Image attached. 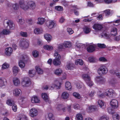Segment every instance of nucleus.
I'll return each mask as SVG.
<instances>
[{
	"instance_id": "8",
	"label": "nucleus",
	"mask_w": 120,
	"mask_h": 120,
	"mask_svg": "<svg viewBox=\"0 0 120 120\" xmlns=\"http://www.w3.org/2000/svg\"><path fill=\"white\" fill-rule=\"evenodd\" d=\"M19 3L21 8L24 10H26L29 8L28 6L25 4L24 1L23 0H21L19 1Z\"/></svg>"
},
{
	"instance_id": "40",
	"label": "nucleus",
	"mask_w": 120,
	"mask_h": 120,
	"mask_svg": "<svg viewBox=\"0 0 120 120\" xmlns=\"http://www.w3.org/2000/svg\"><path fill=\"white\" fill-rule=\"evenodd\" d=\"M53 115L52 113H49L48 115V117L46 119V120H53Z\"/></svg>"
},
{
	"instance_id": "32",
	"label": "nucleus",
	"mask_w": 120,
	"mask_h": 120,
	"mask_svg": "<svg viewBox=\"0 0 120 120\" xmlns=\"http://www.w3.org/2000/svg\"><path fill=\"white\" fill-rule=\"evenodd\" d=\"M19 71L18 68L16 66H14L13 68V72L14 74L16 75Z\"/></svg>"
},
{
	"instance_id": "30",
	"label": "nucleus",
	"mask_w": 120,
	"mask_h": 120,
	"mask_svg": "<svg viewBox=\"0 0 120 120\" xmlns=\"http://www.w3.org/2000/svg\"><path fill=\"white\" fill-rule=\"evenodd\" d=\"M43 48L45 49L51 51L53 49V47L51 46L46 45L44 46Z\"/></svg>"
},
{
	"instance_id": "27",
	"label": "nucleus",
	"mask_w": 120,
	"mask_h": 120,
	"mask_svg": "<svg viewBox=\"0 0 120 120\" xmlns=\"http://www.w3.org/2000/svg\"><path fill=\"white\" fill-rule=\"evenodd\" d=\"M35 68L36 70V72L38 74H41L43 73V70L40 68L39 67L36 66Z\"/></svg>"
},
{
	"instance_id": "43",
	"label": "nucleus",
	"mask_w": 120,
	"mask_h": 120,
	"mask_svg": "<svg viewBox=\"0 0 120 120\" xmlns=\"http://www.w3.org/2000/svg\"><path fill=\"white\" fill-rule=\"evenodd\" d=\"M76 118L78 120H83V117L81 114L79 113L76 116Z\"/></svg>"
},
{
	"instance_id": "5",
	"label": "nucleus",
	"mask_w": 120,
	"mask_h": 120,
	"mask_svg": "<svg viewBox=\"0 0 120 120\" xmlns=\"http://www.w3.org/2000/svg\"><path fill=\"white\" fill-rule=\"evenodd\" d=\"M107 69L105 66H101L99 68L98 70V72L100 75L102 74L105 75L107 72Z\"/></svg>"
},
{
	"instance_id": "35",
	"label": "nucleus",
	"mask_w": 120,
	"mask_h": 120,
	"mask_svg": "<svg viewBox=\"0 0 120 120\" xmlns=\"http://www.w3.org/2000/svg\"><path fill=\"white\" fill-rule=\"evenodd\" d=\"M6 81V80L4 78H0V87L3 86L5 82Z\"/></svg>"
},
{
	"instance_id": "58",
	"label": "nucleus",
	"mask_w": 120,
	"mask_h": 120,
	"mask_svg": "<svg viewBox=\"0 0 120 120\" xmlns=\"http://www.w3.org/2000/svg\"><path fill=\"white\" fill-rule=\"evenodd\" d=\"M19 23L21 25H22L24 22V20L22 19H19L17 20Z\"/></svg>"
},
{
	"instance_id": "45",
	"label": "nucleus",
	"mask_w": 120,
	"mask_h": 120,
	"mask_svg": "<svg viewBox=\"0 0 120 120\" xmlns=\"http://www.w3.org/2000/svg\"><path fill=\"white\" fill-rule=\"evenodd\" d=\"M19 67L22 68H23L25 66V64L22 60H20L19 63Z\"/></svg>"
},
{
	"instance_id": "52",
	"label": "nucleus",
	"mask_w": 120,
	"mask_h": 120,
	"mask_svg": "<svg viewBox=\"0 0 120 120\" xmlns=\"http://www.w3.org/2000/svg\"><path fill=\"white\" fill-rule=\"evenodd\" d=\"M20 35L21 36L24 37H26L27 36V34L26 32L21 31L20 32Z\"/></svg>"
},
{
	"instance_id": "20",
	"label": "nucleus",
	"mask_w": 120,
	"mask_h": 120,
	"mask_svg": "<svg viewBox=\"0 0 120 120\" xmlns=\"http://www.w3.org/2000/svg\"><path fill=\"white\" fill-rule=\"evenodd\" d=\"M75 65L72 63H68L66 67V69L68 70H73L74 69Z\"/></svg>"
},
{
	"instance_id": "59",
	"label": "nucleus",
	"mask_w": 120,
	"mask_h": 120,
	"mask_svg": "<svg viewBox=\"0 0 120 120\" xmlns=\"http://www.w3.org/2000/svg\"><path fill=\"white\" fill-rule=\"evenodd\" d=\"M99 60L100 61L105 62L107 61V59L104 57H101L99 58Z\"/></svg>"
},
{
	"instance_id": "31",
	"label": "nucleus",
	"mask_w": 120,
	"mask_h": 120,
	"mask_svg": "<svg viewBox=\"0 0 120 120\" xmlns=\"http://www.w3.org/2000/svg\"><path fill=\"white\" fill-rule=\"evenodd\" d=\"M45 19L43 18H38V19L37 23L39 24H42L44 23L45 21Z\"/></svg>"
},
{
	"instance_id": "61",
	"label": "nucleus",
	"mask_w": 120,
	"mask_h": 120,
	"mask_svg": "<svg viewBox=\"0 0 120 120\" xmlns=\"http://www.w3.org/2000/svg\"><path fill=\"white\" fill-rule=\"evenodd\" d=\"M13 7L15 10H17L19 8V5L18 4L15 3L13 5Z\"/></svg>"
},
{
	"instance_id": "4",
	"label": "nucleus",
	"mask_w": 120,
	"mask_h": 120,
	"mask_svg": "<svg viewBox=\"0 0 120 120\" xmlns=\"http://www.w3.org/2000/svg\"><path fill=\"white\" fill-rule=\"evenodd\" d=\"M83 79L85 81L87 84L89 86H92L94 84L90 80V78L89 75H82Z\"/></svg>"
},
{
	"instance_id": "38",
	"label": "nucleus",
	"mask_w": 120,
	"mask_h": 120,
	"mask_svg": "<svg viewBox=\"0 0 120 120\" xmlns=\"http://www.w3.org/2000/svg\"><path fill=\"white\" fill-rule=\"evenodd\" d=\"M62 72V70L60 69H57L55 71V73L56 75H59L61 74Z\"/></svg>"
},
{
	"instance_id": "33",
	"label": "nucleus",
	"mask_w": 120,
	"mask_h": 120,
	"mask_svg": "<svg viewBox=\"0 0 120 120\" xmlns=\"http://www.w3.org/2000/svg\"><path fill=\"white\" fill-rule=\"evenodd\" d=\"M109 117L106 115H104L100 117L98 120H108Z\"/></svg>"
},
{
	"instance_id": "46",
	"label": "nucleus",
	"mask_w": 120,
	"mask_h": 120,
	"mask_svg": "<svg viewBox=\"0 0 120 120\" xmlns=\"http://www.w3.org/2000/svg\"><path fill=\"white\" fill-rule=\"evenodd\" d=\"M64 44H61L58 45V49H56L57 51H59L64 48Z\"/></svg>"
},
{
	"instance_id": "55",
	"label": "nucleus",
	"mask_w": 120,
	"mask_h": 120,
	"mask_svg": "<svg viewBox=\"0 0 120 120\" xmlns=\"http://www.w3.org/2000/svg\"><path fill=\"white\" fill-rule=\"evenodd\" d=\"M112 118L114 120H116L118 119L119 118V115L118 114L116 115H113L112 116Z\"/></svg>"
},
{
	"instance_id": "60",
	"label": "nucleus",
	"mask_w": 120,
	"mask_h": 120,
	"mask_svg": "<svg viewBox=\"0 0 120 120\" xmlns=\"http://www.w3.org/2000/svg\"><path fill=\"white\" fill-rule=\"evenodd\" d=\"M105 15L106 16L109 15L110 13V10L109 9L106 10L104 11Z\"/></svg>"
},
{
	"instance_id": "28",
	"label": "nucleus",
	"mask_w": 120,
	"mask_h": 120,
	"mask_svg": "<svg viewBox=\"0 0 120 120\" xmlns=\"http://www.w3.org/2000/svg\"><path fill=\"white\" fill-rule=\"evenodd\" d=\"M104 103L102 101L99 100L98 101V104L100 107L102 108V109L104 108L105 107V106L104 105Z\"/></svg>"
},
{
	"instance_id": "7",
	"label": "nucleus",
	"mask_w": 120,
	"mask_h": 120,
	"mask_svg": "<svg viewBox=\"0 0 120 120\" xmlns=\"http://www.w3.org/2000/svg\"><path fill=\"white\" fill-rule=\"evenodd\" d=\"M38 114V111L35 108H32L30 110V115L31 117H33Z\"/></svg>"
},
{
	"instance_id": "19",
	"label": "nucleus",
	"mask_w": 120,
	"mask_h": 120,
	"mask_svg": "<svg viewBox=\"0 0 120 120\" xmlns=\"http://www.w3.org/2000/svg\"><path fill=\"white\" fill-rule=\"evenodd\" d=\"M55 23L54 22L52 21H49L48 24V22H46V24L49 29H51L54 27Z\"/></svg>"
},
{
	"instance_id": "3",
	"label": "nucleus",
	"mask_w": 120,
	"mask_h": 120,
	"mask_svg": "<svg viewBox=\"0 0 120 120\" xmlns=\"http://www.w3.org/2000/svg\"><path fill=\"white\" fill-rule=\"evenodd\" d=\"M21 83L22 85L24 86H28L31 84V82L29 78L26 77L22 79Z\"/></svg>"
},
{
	"instance_id": "15",
	"label": "nucleus",
	"mask_w": 120,
	"mask_h": 120,
	"mask_svg": "<svg viewBox=\"0 0 120 120\" xmlns=\"http://www.w3.org/2000/svg\"><path fill=\"white\" fill-rule=\"evenodd\" d=\"M27 4L30 6V8L32 10H33L35 8V4L33 1H28L27 3Z\"/></svg>"
},
{
	"instance_id": "18",
	"label": "nucleus",
	"mask_w": 120,
	"mask_h": 120,
	"mask_svg": "<svg viewBox=\"0 0 120 120\" xmlns=\"http://www.w3.org/2000/svg\"><path fill=\"white\" fill-rule=\"evenodd\" d=\"M5 54L7 56H10L13 52L12 49L11 47L6 48L5 49Z\"/></svg>"
},
{
	"instance_id": "36",
	"label": "nucleus",
	"mask_w": 120,
	"mask_h": 120,
	"mask_svg": "<svg viewBox=\"0 0 120 120\" xmlns=\"http://www.w3.org/2000/svg\"><path fill=\"white\" fill-rule=\"evenodd\" d=\"M78 64L81 65L83 64V62L82 59H79L76 60L75 62L76 65H78Z\"/></svg>"
},
{
	"instance_id": "64",
	"label": "nucleus",
	"mask_w": 120,
	"mask_h": 120,
	"mask_svg": "<svg viewBox=\"0 0 120 120\" xmlns=\"http://www.w3.org/2000/svg\"><path fill=\"white\" fill-rule=\"evenodd\" d=\"M108 112L109 114H113V112L111 108L109 107L108 109Z\"/></svg>"
},
{
	"instance_id": "29",
	"label": "nucleus",
	"mask_w": 120,
	"mask_h": 120,
	"mask_svg": "<svg viewBox=\"0 0 120 120\" xmlns=\"http://www.w3.org/2000/svg\"><path fill=\"white\" fill-rule=\"evenodd\" d=\"M6 104L10 106H11L14 104L15 102L13 100L11 99H8L6 102Z\"/></svg>"
},
{
	"instance_id": "54",
	"label": "nucleus",
	"mask_w": 120,
	"mask_h": 120,
	"mask_svg": "<svg viewBox=\"0 0 120 120\" xmlns=\"http://www.w3.org/2000/svg\"><path fill=\"white\" fill-rule=\"evenodd\" d=\"M98 46L101 48H104L106 47V45L104 44L98 43Z\"/></svg>"
},
{
	"instance_id": "25",
	"label": "nucleus",
	"mask_w": 120,
	"mask_h": 120,
	"mask_svg": "<svg viewBox=\"0 0 120 120\" xmlns=\"http://www.w3.org/2000/svg\"><path fill=\"white\" fill-rule=\"evenodd\" d=\"M87 51L90 53H91L95 51V49L93 45H90L87 49Z\"/></svg>"
},
{
	"instance_id": "11",
	"label": "nucleus",
	"mask_w": 120,
	"mask_h": 120,
	"mask_svg": "<svg viewBox=\"0 0 120 120\" xmlns=\"http://www.w3.org/2000/svg\"><path fill=\"white\" fill-rule=\"evenodd\" d=\"M6 23L7 24V28L8 29L13 30L14 29V26H13V23L12 22L8 20Z\"/></svg>"
},
{
	"instance_id": "34",
	"label": "nucleus",
	"mask_w": 120,
	"mask_h": 120,
	"mask_svg": "<svg viewBox=\"0 0 120 120\" xmlns=\"http://www.w3.org/2000/svg\"><path fill=\"white\" fill-rule=\"evenodd\" d=\"M64 44V46L66 48H70L71 46V43L68 41H66Z\"/></svg>"
},
{
	"instance_id": "44",
	"label": "nucleus",
	"mask_w": 120,
	"mask_h": 120,
	"mask_svg": "<svg viewBox=\"0 0 120 120\" xmlns=\"http://www.w3.org/2000/svg\"><path fill=\"white\" fill-rule=\"evenodd\" d=\"M32 54L33 56L34 57H36L38 56L39 54V52L37 51L34 50Z\"/></svg>"
},
{
	"instance_id": "9",
	"label": "nucleus",
	"mask_w": 120,
	"mask_h": 120,
	"mask_svg": "<svg viewBox=\"0 0 120 120\" xmlns=\"http://www.w3.org/2000/svg\"><path fill=\"white\" fill-rule=\"evenodd\" d=\"M29 45V42L26 40H22L20 43V46L24 48H27Z\"/></svg>"
},
{
	"instance_id": "23",
	"label": "nucleus",
	"mask_w": 120,
	"mask_h": 120,
	"mask_svg": "<svg viewBox=\"0 0 120 120\" xmlns=\"http://www.w3.org/2000/svg\"><path fill=\"white\" fill-rule=\"evenodd\" d=\"M45 38L48 42H50L52 38V37L50 34H46L44 35Z\"/></svg>"
},
{
	"instance_id": "39",
	"label": "nucleus",
	"mask_w": 120,
	"mask_h": 120,
	"mask_svg": "<svg viewBox=\"0 0 120 120\" xmlns=\"http://www.w3.org/2000/svg\"><path fill=\"white\" fill-rule=\"evenodd\" d=\"M10 32L9 30H7L6 29H4L2 31L1 33H0H0H2L4 35H8L9 34Z\"/></svg>"
},
{
	"instance_id": "63",
	"label": "nucleus",
	"mask_w": 120,
	"mask_h": 120,
	"mask_svg": "<svg viewBox=\"0 0 120 120\" xmlns=\"http://www.w3.org/2000/svg\"><path fill=\"white\" fill-rule=\"evenodd\" d=\"M105 95L103 93L100 94L99 92L98 93V97L101 98H103L105 96Z\"/></svg>"
},
{
	"instance_id": "56",
	"label": "nucleus",
	"mask_w": 120,
	"mask_h": 120,
	"mask_svg": "<svg viewBox=\"0 0 120 120\" xmlns=\"http://www.w3.org/2000/svg\"><path fill=\"white\" fill-rule=\"evenodd\" d=\"M67 31L70 34H71L74 33L73 31L72 30V29L70 28H67Z\"/></svg>"
},
{
	"instance_id": "6",
	"label": "nucleus",
	"mask_w": 120,
	"mask_h": 120,
	"mask_svg": "<svg viewBox=\"0 0 120 120\" xmlns=\"http://www.w3.org/2000/svg\"><path fill=\"white\" fill-rule=\"evenodd\" d=\"M105 94L110 98H112L114 95V91L112 89H106L105 91Z\"/></svg>"
},
{
	"instance_id": "21",
	"label": "nucleus",
	"mask_w": 120,
	"mask_h": 120,
	"mask_svg": "<svg viewBox=\"0 0 120 120\" xmlns=\"http://www.w3.org/2000/svg\"><path fill=\"white\" fill-rule=\"evenodd\" d=\"M31 101L33 103H39L40 102V101L37 97L34 96L31 99Z\"/></svg>"
},
{
	"instance_id": "47",
	"label": "nucleus",
	"mask_w": 120,
	"mask_h": 120,
	"mask_svg": "<svg viewBox=\"0 0 120 120\" xmlns=\"http://www.w3.org/2000/svg\"><path fill=\"white\" fill-rule=\"evenodd\" d=\"M83 85V84L82 82H78L76 83V86L77 88L78 89H80L82 88Z\"/></svg>"
},
{
	"instance_id": "37",
	"label": "nucleus",
	"mask_w": 120,
	"mask_h": 120,
	"mask_svg": "<svg viewBox=\"0 0 120 120\" xmlns=\"http://www.w3.org/2000/svg\"><path fill=\"white\" fill-rule=\"evenodd\" d=\"M83 31L85 34H87L90 32V30L88 27L86 26L84 29Z\"/></svg>"
},
{
	"instance_id": "12",
	"label": "nucleus",
	"mask_w": 120,
	"mask_h": 120,
	"mask_svg": "<svg viewBox=\"0 0 120 120\" xmlns=\"http://www.w3.org/2000/svg\"><path fill=\"white\" fill-rule=\"evenodd\" d=\"M110 103L112 107L114 108H116L118 106V102L116 100H112L110 102Z\"/></svg>"
},
{
	"instance_id": "24",
	"label": "nucleus",
	"mask_w": 120,
	"mask_h": 120,
	"mask_svg": "<svg viewBox=\"0 0 120 120\" xmlns=\"http://www.w3.org/2000/svg\"><path fill=\"white\" fill-rule=\"evenodd\" d=\"M66 89L68 90H71L72 86L71 83L69 82H66L65 84Z\"/></svg>"
},
{
	"instance_id": "14",
	"label": "nucleus",
	"mask_w": 120,
	"mask_h": 120,
	"mask_svg": "<svg viewBox=\"0 0 120 120\" xmlns=\"http://www.w3.org/2000/svg\"><path fill=\"white\" fill-rule=\"evenodd\" d=\"M103 28L102 25L99 23L95 24L93 26V28L96 30H100Z\"/></svg>"
},
{
	"instance_id": "53",
	"label": "nucleus",
	"mask_w": 120,
	"mask_h": 120,
	"mask_svg": "<svg viewBox=\"0 0 120 120\" xmlns=\"http://www.w3.org/2000/svg\"><path fill=\"white\" fill-rule=\"evenodd\" d=\"M9 65L7 63H5L2 65V68L3 69H5L9 67Z\"/></svg>"
},
{
	"instance_id": "62",
	"label": "nucleus",
	"mask_w": 120,
	"mask_h": 120,
	"mask_svg": "<svg viewBox=\"0 0 120 120\" xmlns=\"http://www.w3.org/2000/svg\"><path fill=\"white\" fill-rule=\"evenodd\" d=\"M73 108L75 109H79L80 108V106L78 104H75L73 105Z\"/></svg>"
},
{
	"instance_id": "41",
	"label": "nucleus",
	"mask_w": 120,
	"mask_h": 120,
	"mask_svg": "<svg viewBox=\"0 0 120 120\" xmlns=\"http://www.w3.org/2000/svg\"><path fill=\"white\" fill-rule=\"evenodd\" d=\"M73 95L76 98L79 99L80 98V94L77 92H74L73 94Z\"/></svg>"
},
{
	"instance_id": "49",
	"label": "nucleus",
	"mask_w": 120,
	"mask_h": 120,
	"mask_svg": "<svg viewBox=\"0 0 120 120\" xmlns=\"http://www.w3.org/2000/svg\"><path fill=\"white\" fill-rule=\"evenodd\" d=\"M63 105L60 104H58L57 105L56 107L57 110L58 111L61 110Z\"/></svg>"
},
{
	"instance_id": "16",
	"label": "nucleus",
	"mask_w": 120,
	"mask_h": 120,
	"mask_svg": "<svg viewBox=\"0 0 120 120\" xmlns=\"http://www.w3.org/2000/svg\"><path fill=\"white\" fill-rule=\"evenodd\" d=\"M13 92L14 95L17 97L20 94L21 91L20 89L16 88L13 90Z\"/></svg>"
},
{
	"instance_id": "22",
	"label": "nucleus",
	"mask_w": 120,
	"mask_h": 120,
	"mask_svg": "<svg viewBox=\"0 0 120 120\" xmlns=\"http://www.w3.org/2000/svg\"><path fill=\"white\" fill-rule=\"evenodd\" d=\"M69 96V93L66 92H64L63 93L62 95V98L64 99H68Z\"/></svg>"
},
{
	"instance_id": "1",
	"label": "nucleus",
	"mask_w": 120,
	"mask_h": 120,
	"mask_svg": "<svg viewBox=\"0 0 120 120\" xmlns=\"http://www.w3.org/2000/svg\"><path fill=\"white\" fill-rule=\"evenodd\" d=\"M62 82V80L59 79L58 80H55L54 83L52 84L50 87H49L47 85H46L43 87V88L44 89L46 90L48 89L52 90L55 88L56 89H59L61 87Z\"/></svg>"
},
{
	"instance_id": "10",
	"label": "nucleus",
	"mask_w": 120,
	"mask_h": 120,
	"mask_svg": "<svg viewBox=\"0 0 120 120\" xmlns=\"http://www.w3.org/2000/svg\"><path fill=\"white\" fill-rule=\"evenodd\" d=\"M95 79L97 83L100 84L104 83L105 81V79L101 76V75L97 76Z\"/></svg>"
},
{
	"instance_id": "26",
	"label": "nucleus",
	"mask_w": 120,
	"mask_h": 120,
	"mask_svg": "<svg viewBox=\"0 0 120 120\" xmlns=\"http://www.w3.org/2000/svg\"><path fill=\"white\" fill-rule=\"evenodd\" d=\"M117 29L116 28H113L111 30V34L112 36H114L117 34Z\"/></svg>"
},
{
	"instance_id": "51",
	"label": "nucleus",
	"mask_w": 120,
	"mask_h": 120,
	"mask_svg": "<svg viewBox=\"0 0 120 120\" xmlns=\"http://www.w3.org/2000/svg\"><path fill=\"white\" fill-rule=\"evenodd\" d=\"M89 61L90 63L94 62L95 61V59L93 57H90L88 58Z\"/></svg>"
},
{
	"instance_id": "57",
	"label": "nucleus",
	"mask_w": 120,
	"mask_h": 120,
	"mask_svg": "<svg viewBox=\"0 0 120 120\" xmlns=\"http://www.w3.org/2000/svg\"><path fill=\"white\" fill-rule=\"evenodd\" d=\"M95 93V91H92L89 93L88 94V95L90 97H93L94 95V94Z\"/></svg>"
},
{
	"instance_id": "48",
	"label": "nucleus",
	"mask_w": 120,
	"mask_h": 120,
	"mask_svg": "<svg viewBox=\"0 0 120 120\" xmlns=\"http://www.w3.org/2000/svg\"><path fill=\"white\" fill-rule=\"evenodd\" d=\"M55 9L57 11H61L63 10V8L60 6H57L55 7Z\"/></svg>"
},
{
	"instance_id": "13",
	"label": "nucleus",
	"mask_w": 120,
	"mask_h": 120,
	"mask_svg": "<svg viewBox=\"0 0 120 120\" xmlns=\"http://www.w3.org/2000/svg\"><path fill=\"white\" fill-rule=\"evenodd\" d=\"M42 98L45 100L46 102H48L49 103H50L51 102V101L50 100L48 96L45 93H44L42 94Z\"/></svg>"
},
{
	"instance_id": "2",
	"label": "nucleus",
	"mask_w": 120,
	"mask_h": 120,
	"mask_svg": "<svg viewBox=\"0 0 120 120\" xmlns=\"http://www.w3.org/2000/svg\"><path fill=\"white\" fill-rule=\"evenodd\" d=\"M55 59H54L53 61V64L55 66H58L60 65L61 62L60 61L61 57L60 54L58 53L57 51H56L54 54Z\"/></svg>"
},
{
	"instance_id": "42",
	"label": "nucleus",
	"mask_w": 120,
	"mask_h": 120,
	"mask_svg": "<svg viewBox=\"0 0 120 120\" xmlns=\"http://www.w3.org/2000/svg\"><path fill=\"white\" fill-rule=\"evenodd\" d=\"M94 106H90L87 109V111L89 112H90L93 111L94 109Z\"/></svg>"
},
{
	"instance_id": "50",
	"label": "nucleus",
	"mask_w": 120,
	"mask_h": 120,
	"mask_svg": "<svg viewBox=\"0 0 120 120\" xmlns=\"http://www.w3.org/2000/svg\"><path fill=\"white\" fill-rule=\"evenodd\" d=\"M34 33L35 34H38L41 33V30L39 28H36L34 30Z\"/></svg>"
},
{
	"instance_id": "17",
	"label": "nucleus",
	"mask_w": 120,
	"mask_h": 120,
	"mask_svg": "<svg viewBox=\"0 0 120 120\" xmlns=\"http://www.w3.org/2000/svg\"><path fill=\"white\" fill-rule=\"evenodd\" d=\"M13 81L14 84L15 86H18L20 84V82L19 79L17 78H15L13 79Z\"/></svg>"
}]
</instances>
